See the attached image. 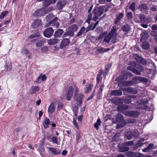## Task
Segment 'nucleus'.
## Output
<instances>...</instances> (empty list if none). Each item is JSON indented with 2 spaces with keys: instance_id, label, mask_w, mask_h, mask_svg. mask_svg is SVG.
Instances as JSON below:
<instances>
[{
  "instance_id": "nucleus-1",
  "label": "nucleus",
  "mask_w": 157,
  "mask_h": 157,
  "mask_svg": "<svg viewBox=\"0 0 157 157\" xmlns=\"http://www.w3.org/2000/svg\"><path fill=\"white\" fill-rule=\"evenodd\" d=\"M117 34L116 27L113 26L111 30L109 32L108 35L105 37L103 42L107 43H109L110 42L113 44L117 42L116 37Z\"/></svg>"
},
{
  "instance_id": "nucleus-2",
  "label": "nucleus",
  "mask_w": 157,
  "mask_h": 157,
  "mask_svg": "<svg viewBox=\"0 0 157 157\" xmlns=\"http://www.w3.org/2000/svg\"><path fill=\"white\" fill-rule=\"evenodd\" d=\"M78 29V26L75 24L71 25L69 26L68 30L65 32L63 35V37H66L68 36H72L74 35V33L76 32Z\"/></svg>"
},
{
  "instance_id": "nucleus-3",
  "label": "nucleus",
  "mask_w": 157,
  "mask_h": 157,
  "mask_svg": "<svg viewBox=\"0 0 157 157\" xmlns=\"http://www.w3.org/2000/svg\"><path fill=\"white\" fill-rule=\"evenodd\" d=\"M104 10L102 7L95 8L94 10V17L93 20L94 21H96L103 13Z\"/></svg>"
},
{
  "instance_id": "nucleus-4",
  "label": "nucleus",
  "mask_w": 157,
  "mask_h": 157,
  "mask_svg": "<svg viewBox=\"0 0 157 157\" xmlns=\"http://www.w3.org/2000/svg\"><path fill=\"white\" fill-rule=\"evenodd\" d=\"M75 92L74 93V99L76 101L77 105L81 106L82 103V98L83 95L81 94H78V87H75Z\"/></svg>"
},
{
  "instance_id": "nucleus-5",
  "label": "nucleus",
  "mask_w": 157,
  "mask_h": 157,
  "mask_svg": "<svg viewBox=\"0 0 157 157\" xmlns=\"http://www.w3.org/2000/svg\"><path fill=\"white\" fill-rule=\"evenodd\" d=\"M138 132L134 130L129 131L125 133V136L128 140L132 138H136L138 137Z\"/></svg>"
},
{
  "instance_id": "nucleus-6",
  "label": "nucleus",
  "mask_w": 157,
  "mask_h": 157,
  "mask_svg": "<svg viewBox=\"0 0 157 157\" xmlns=\"http://www.w3.org/2000/svg\"><path fill=\"white\" fill-rule=\"evenodd\" d=\"M123 114L126 116L135 117L139 115V113L136 111L127 110L124 112Z\"/></svg>"
},
{
  "instance_id": "nucleus-7",
  "label": "nucleus",
  "mask_w": 157,
  "mask_h": 157,
  "mask_svg": "<svg viewBox=\"0 0 157 157\" xmlns=\"http://www.w3.org/2000/svg\"><path fill=\"white\" fill-rule=\"evenodd\" d=\"M58 18L57 17H55L53 20L51 22H49L48 23L46 24V26L48 27L50 25H51L56 28H58L59 27V22L57 21Z\"/></svg>"
},
{
  "instance_id": "nucleus-8",
  "label": "nucleus",
  "mask_w": 157,
  "mask_h": 157,
  "mask_svg": "<svg viewBox=\"0 0 157 157\" xmlns=\"http://www.w3.org/2000/svg\"><path fill=\"white\" fill-rule=\"evenodd\" d=\"M54 31V30L52 28H48L46 29L44 31V36L47 38H49L52 36Z\"/></svg>"
},
{
  "instance_id": "nucleus-9",
  "label": "nucleus",
  "mask_w": 157,
  "mask_h": 157,
  "mask_svg": "<svg viewBox=\"0 0 157 157\" xmlns=\"http://www.w3.org/2000/svg\"><path fill=\"white\" fill-rule=\"evenodd\" d=\"M134 57L137 62L140 63L143 65L147 64V61L139 56L136 55L134 56Z\"/></svg>"
},
{
  "instance_id": "nucleus-10",
  "label": "nucleus",
  "mask_w": 157,
  "mask_h": 157,
  "mask_svg": "<svg viewBox=\"0 0 157 157\" xmlns=\"http://www.w3.org/2000/svg\"><path fill=\"white\" fill-rule=\"evenodd\" d=\"M55 111L54 103L52 102L48 107V112L49 114H51L54 113Z\"/></svg>"
},
{
  "instance_id": "nucleus-11",
  "label": "nucleus",
  "mask_w": 157,
  "mask_h": 157,
  "mask_svg": "<svg viewBox=\"0 0 157 157\" xmlns=\"http://www.w3.org/2000/svg\"><path fill=\"white\" fill-rule=\"evenodd\" d=\"M70 42L69 40L67 38L64 39L61 41L60 44V47L61 48L66 47L68 45Z\"/></svg>"
},
{
  "instance_id": "nucleus-12",
  "label": "nucleus",
  "mask_w": 157,
  "mask_h": 157,
  "mask_svg": "<svg viewBox=\"0 0 157 157\" xmlns=\"http://www.w3.org/2000/svg\"><path fill=\"white\" fill-rule=\"evenodd\" d=\"M60 41L58 38H55L53 39H50L48 41V44L50 45H54L56 44Z\"/></svg>"
},
{
  "instance_id": "nucleus-13",
  "label": "nucleus",
  "mask_w": 157,
  "mask_h": 157,
  "mask_svg": "<svg viewBox=\"0 0 157 157\" xmlns=\"http://www.w3.org/2000/svg\"><path fill=\"white\" fill-rule=\"evenodd\" d=\"M124 15V13L123 12L120 13L119 15H117L116 17V18L114 21V24L117 25L120 21V20L123 18Z\"/></svg>"
},
{
  "instance_id": "nucleus-14",
  "label": "nucleus",
  "mask_w": 157,
  "mask_h": 157,
  "mask_svg": "<svg viewBox=\"0 0 157 157\" xmlns=\"http://www.w3.org/2000/svg\"><path fill=\"white\" fill-rule=\"evenodd\" d=\"M110 50L109 48H105L100 47H98L96 48L97 52L100 53H102L108 52Z\"/></svg>"
},
{
  "instance_id": "nucleus-15",
  "label": "nucleus",
  "mask_w": 157,
  "mask_h": 157,
  "mask_svg": "<svg viewBox=\"0 0 157 157\" xmlns=\"http://www.w3.org/2000/svg\"><path fill=\"white\" fill-rule=\"evenodd\" d=\"M42 25V21L40 20H37L33 22L32 24L33 28H37Z\"/></svg>"
},
{
  "instance_id": "nucleus-16",
  "label": "nucleus",
  "mask_w": 157,
  "mask_h": 157,
  "mask_svg": "<svg viewBox=\"0 0 157 157\" xmlns=\"http://www.w3.org/2000/svg\"><path fill=\"white\" fill-rule=\"evenodd\" d=\"M125 90L127 91L129 94H136L137 93V91L136 88L131 87H128L125 89Z\"/></svg>"
},
{
  "instance_id": "nucleus-17",
  "label": "nucleus",
  "mask_w": 157,
  "mask_h": 157,
  "mask_svg": "<svg viewBox=\"0 0 157 157\" xmlns=\"http://www.w3.org/2000/svg\"><path fill=\"white\" fill-rule=\"evenodd\" d=\"M141 40L142 41L147 39L149 37L148 32L146 31H144L142 32L141 34Z\"/></svg>"
},
{
  "instance_id": "nucleus-18",
  "label": "nucleus",
  "mask_w": 157,
  "mask_h": 157,
  "mask_svg": "<svg viewBox=\"0 0 157 157\" xmlns=\"http://www.w3.org/2000/svg\"><path fill=\"white\" fill-rule=\"evenodd\" d=\"M48 148L54 155L59 154L60 153V151L58 149L50 147Z\"/></svg>"
},
{
  "instance_id": "nucleus-19",
  "label": "nucleus",
  "mask_w": 157,
  "mask_h": 157,
  "mask_svg": "<svg viewBox=\"0 0 157 157\" xmlns=\"http://www.w3.org/2000/svg\"><path fill=\"white\" fill-rule=\"evenodd\" d=\"M66 2L64 0H60L57 3V7L59 10L61 9L65 5Z\"/></svg>"
},
{
  "instance_id": "nucleus-20",
  "label": "nucleus",
  "mask_w": 157,
  "mask_h": 157,
  "mask_svg": "<svg viewBox=\"0 0 157 157\" xmlns=\"http://www.w3.org/2000/svg\"><path fill=\"white\" fill-rule=\"evenodd\" d=\"M63 31L62 29H59L57 31H56L54 35L55 38L59 37L63 33Z\"/></svg>"
},
{
  "instance_id": "nucleus-21",
  "label": "nucleus",
  "mask_w": 157,
  "mask_h": 157,
  "mask_svg": "<svg viewBox=\"0 0 157 157\" xmlns=\"http://www.w3.org/2000/svg\"><path fill=\"white\" fill-rule=\"evenodd\" d=\"M121 29L123 31L128 32L130 31L131 27L129 25L126 24L122 26Z\"/></svg>"
},
{
  "instance_id": "nucleus-22",
  "label": "nucleus",
  "mask_w": 157,
  "mask_h": 157,
  "mask_svg": "<svg viewBox=\"0 0 157 157\" xmlns=\"http://www.w3.org/2000/svg\"><path fill=\"white\" fill-rule=\"evenodd\" d=\"M127 70H130L132 71L133 73H134L136 75H141L140 72L139 71L136 69H135L133 68L132 67H128Z\"/></svg>"
},
{
  "instance_id": "nucleus-23",
  "label": "nucleus",
  "mask_w": 157,
  "mask_h": 157,
  "mask_svg": "<svg viewBox=\"0 0 157 157\" xmlns=\"http://www.w3.org/2000/svg\"><path fill=\"white\" fill-rule=\"evenodd\" d=\"M138 9H140L141 11H145L147 9V6L145 4H142L139 6Z\"/></svg>"
},
{
  "instance_id": "nucleus-24",
  "label": "nucleus",
  "mask_w": 157,
  "mask_h": 157,
  "mask_svg": "<svg viewBox=\"0 0 157 157\" xmlns=\"http://www.w3.org/2000/svg\"><path fill=\"white\" fill-rule=\"evenodd\" d=\"M75 87H78L76 85H74V86H70L67 93L73 95L74 91L75 90Z\"/></svg>"
},
{
  "instance_id": "nucleus-25",
  "label": "nucleus",
  "mask_w": 157,
  "mask_h": 157,
  "mask_svg": "<svg viewBox=\"0 0 157 157\" xmlns=\"http://www.w3.org/2000/svg\"><path fill=\"white\" fill-rule=\"evenodd\" d=\"M142 47L144 49H148L150 47V44L148 42L145 41L142 43Z\"/></svg>"
},
{
  "instance_id": "nucleus-26",
  "label": "nucleus",
  "mask_w": 157,
  "mask_h": 157,
  "mask_svg": "<svg viewBox=\"0 0 157 157\" xmlns=\"http://www.w3.org/2000/svg\"><path fill=\"white\" fill-rule=\"evenodd\" d=\"M40 90V88L38 86H32L31 89V94H33L38 92Z\"/></svg>"
},
{
  "instance_id": "nucleus-27",
  "label": "nucleus",
  "mask_w": 157,
  "mask_h": 157,
  "mask_svg": "<svg viewBox=\"0 0 157 157\" xmlns=\"http://www.w3.org/2000/svg\"><path fill=\"white\" fill-rule=\"evenodd\" d=\"M122 92L120 90H114L112 91L111 94L112 95L121 96L122 94Z\"/></svg>"
},
{
  "instance_id": "nucleus-28",
  "label": "nucleus",
  "mask_w": 157,
  "mask_h": 157,
  "mask_svg": "<svg viewBox=\"0 0 157 157\" xmlns=\"http://www.w3.org/2000/svg\"><path fill=\"white\" fill-rule=\"evenodd\" d=\"M93 87V85L92 84L89 83L86 86L85 92L86 93H88L92 89Z\"/></svg>"
},
{
  "instance_id": "nucleus-29",
  "label": "nucleus",
  "mask_w": 157,
  "mask_h": 157,
  "mask_svg": "<svg viewBox=\"0 0 157 157\" xmlns=\"http://www.w3.org/2000/svg\"><path fill=\"white\" fill-rule=\"evenodd\" d=\"M128 109V106L127 105L119 106L117 107L118 110L121 111Z\"/></svg>"
},
{
  "instance_id": "nucleus-30",
  "label": "nucleus",
  "mask_w": 157,
  "mask_h": 157,
  "mask_svg": "<svg viewBox=\"0 0 157 157\" xmlns=\"http://www.w3.org/2000/svg\"><path fill=\"white\" fill-rule=\"evenodd\" d=\"M85 28L84 27L82 26V27L79 31L77 33V34H76V36L79 37L81 36L83 32L85 31Z\"/></svg>"
},
{
  "instance_id": "nucleus-31",
  "label": "nucleus",
  "mask_w": 157,
  "mask_h": 157,
  "mask_svg": "<svg viewBox=\"0 0 157 157\" xmlns=\"http://www.w3.org/2000/svg\"><path fill=\"white\" fill-rule=\"evenodd\" d=\"M139 18L141 22L143 23H147V21L146 20L144 15L143 14H140L139 16Z\"/></svg>"
},
{
  "instance_id": "nucleus-32",
  "label": "nucleus",
  "mask_w": 157,
  "mask_h": 157,
  "mask_svg": "<svg viewBox=\"0 0 157 157\" xmlns=\"http://www.w3.org/2000/svg\"><path fill=\"white\" fill-rule=\"evenodd\" d=\"M101 121L100 119H98L96 122L94 124V127L98 130L99 128V126L101 125Z\"/></svg>"
},
{
  "instance_id": "nucleus-33",
  "label": "nucleus",
  "mask_w": 157,
  "mask_h": 157,
  "mask_svg": "<svg viewBox=\"0 0 157 157\" xmlns=\"http://www.w3.org/2000/svg\"><path fill=\"white\" fill-rule=\"evenodd\" d=\"M136 7V3L134 2H132V3L131 4L130 7H129V9L132 10L134 12L135 10V8Z\"/></svg>"
},
{
  "instance_id": "nucleus-34",
  "label": "nucleus",
  "mask_w": 157,
  "mask_h": 157,
  "mask_svg": "<svg viewBox=\"0 0 157 157\" xmlns=\"http://www.w3.org/2000/svg\"><path fill=\"white\" fill-rule=\"evenodd\" d=\"M43 3L44 5L46 7L48 6L51 4H52V0H46Z\"/></svg>"
},
{
  "instance_id": "nucleus-35",
  "label": "nucleus",
  "mask_w": 157,
  "mask_h": 157,
  "mask_svg": "<svg viewBox=\"0 0 157 157\" xmlns=\"http://www.w3.org/2000/svg\"><path fill=\"white\" fill-rule=\"evenodd\" d=\"M44 42L43 40H38L36 44V45L37 47H40L42 46Z\"/></svg>"
},
{
  "instance_id": "nucleus-36",
  "label": "nucleus",
  "mask_w": 157,
  "mask_h": 157,
  "mask_svg": "<svg viewBox=\"0 0 157 157\" xmlns=\"http://www.w3.org/2000/svg\"><path fill=\"white\" fill-rule=\"evenodd\" d=\"M8 13V12L7 11L2 12L0 14V19H3L6 16Z\"/></svg>"
},
{
  "instance_id": "nucleus-37",
  "label": "nucleus",
  "mask_w": 157,
  "mask_h": 157,
  "mask_svg": "<svg viewBox=\"0 0 157 157\" xmlns=\"http://www.w3.org/2000/svg\"><path fill=\"white\" fill-rule=\"evenodd\" d=\"M104 87V84L101 85L100 86L98 92V95L99 96H101L102 91Z\"/></svg>"
},
{
  "instance_id": "nucleus-38",
  "label": "nucleus",
  "mask_w": 157,
  "mask_h": 157,
  "mask_svg": "<svg viewBox=\"0 0 157 157\" xmlns=\"http://www.w3.org/2000/svg\"><path fill=\"white\" fill-rule=\"evenodd\" d=\"M133 157H144L143 154L139 153H132Z\"/></svg>"
},
{
  "instance_id": "nucleus-39",
  "label": "nucleus",
  "mask_w": 157,
  "mask_h": 157,
  "mask_svg": "<svg viewBox=\"0 0 157 157\" xmlns=\"http://www.w3.org/2000/svg\"><path fill=\"white\" fill-rule=\"evenodd\" d=\"M72 106L73 108L74 112L75 113V115L76 116H77L76 113H77L78 109V106H77L76 105H73V104H72Z\"/></svg>"
},
{
  "instance_id": "nucleus-40",
  "label": "nucleus",
  "mask_w": 157,
  "mask_h": 157,
  "mask_svg": "<svg viewBox=\"0 0 157 157\" xmlns=\"http://www.w3.org/2000/svg\"><path fill=\"white\" fill-rule=\"evenodd\" d=\"M136 79L137 81H140L141 82L146 81L147 80L146 78L141 77H136Z\"/></svg>"
},
{
  "instance_id": "nucleus-41",
  "label": "nucleus",
  "mask_w": 157,
  "mask_h": 157,
  "mask_svg": "<svg viewBox=\"0 0 157 157\" xmlns=\"http://www.w3.org/2000/svg\"><path fill=\"white\" fill-rule=\"evenodd\" d=\"M52 141L53 144L55 143L58 144V140L56 136H53L52 138Z\"/></svg>"
},
{
  "instance_id": "nucleus-42",
  "label": "nucleus",
  "mask_w": 157,
  "mask_h": 157,
  "mask_svg": "<svg viewBox=\"0 0 157 157\" xmlns=\"http://www.w3.org/2000/svg\"><path fill=\"white\" fill-rule=\"evenodd\" d=\"M63 104L61 102L58 103V106L57 108V110H59L63 109Z\"/></svg>"
},
{
  "instance_id": "nucleus-43",
  "label": "nucleus",
  "mask_w": 157,
  "mask_h": 157,
  "mask_svg": "<svg viewBox=\"0 0 157 157\" xmlns=\"http://www.w3.org/2000/svg\"><path fill=\"white\" fill-rule=\"evenodd\" d=\"M40 36V33L38 32H36V33L34 34L31 35L30 36H29V38H35L36 37H38Z\"/></svg>"
},
{
  "instance_id": "nucleus-44",
  "label": "nucleus",
  "mask_w": 157,
  "mask_h": 157,
  "mask_svg": "<svg viewBox=\"0 0 157 157\" xmlns=\"http://www.w3.org/2000/svg\"><path fill=\"white\" fill-rule=\"evenodd\" d=\"M92 15L91 14H89L88 17L86 21V22L88 23L89 24L90 23V21L92 20Z\"/></svg>"
},
{
  "instance_id": "nucleus-45",
  "label": "nucleus",
  "mask_w": 157,
  "mask_h": 157,
  "mask_svg": "<svg viewBox=\"0 0 157 157\" xmlns=\"http://www.w3.org/2000/svg\"><path fill=\"white\" fill-rule=\"evenodd\" d=\"M101 75L102 73H100L98 75H97V80L98 83H99V81H100L102 79V77L101 76Z\"/></svg>"
},
{
  "instance_id": "nucleus-46",
  "label": "nucleus",
  "mask_w": 157,
  "mask_h": 157,
  "mask_svg": "<svg viewBox=\"0 0 157 157\" xmlns=\"http://www.w3.org/2000/svg\"><path fill=\"white\" fill-rule=\"evenodd\" d=\"M50 121L49 119L47 117L45 118L44 121V124L46 125H48L50 124Z\"/></svg>"
},
{
  "instance_id": "nucleus-47",
  "label": "nucleus",
  "mask_w": 157,
  "mask_h": 157,
  "mask_svg": "<svg viewBox=\"0 0 157 157\" xmlns=\"http://www.w3.org/2000/svg\"><path fill=\"white\" fill-rule=\"evenodd\" d=\"M131 99L130 98H126L124 99V102L126 104H129L131 103Z\"/></svg>"
},
{
  "instance_id": "nucleus-48",
  "label": "nucleus",
  "mask_w": 157,
  "mask_h": 157,
  "mask_svg": "<svg viewBox=\"0 0 157 157\" xmlns=\"http://www.w3.org/2000/svg\"><path fill=\"white\" fill-rule=\"evenodd\" d=\"M127 16L129 19H131L133 17L132 13L131 12H128L127 13Z\"/></svg>"
},
{
  "instance_id": "nucleus-49",
  "label": "nucleus",
  "mask_w": 157,
  "mask_h": 157,
  "mask_svg": "<svg viewBox=\"0 0 157 157\" xmlns=\"http://www.w3.org/2000/svg\"><path fill=\"white\" fill-rule=\"evenodd\" d=\"M67 93L66 99L68 101H70L71 100L73 95Z\"/></svg>"
},
{
  "instance_id": "nucleus-50",
  "label": "nucleus",
  "mask_w": 157,
  "mask_h": 157,
  "mask_svg": "<svg viewBox=\"0 0 157 157\" xmlns=\"http://www.w3.org/2000/svg\"><path fill=\"white\" fill-rule=\"evenodd\" d=\"M133 82L132 81H129L125 82L124 85L126 86H131L133 84Z\"/></svg>"
},
{
  "instance_id": "nucleus-51",
  "label": "nucleus",
  "mask_w": 157,
  "mask_h": 157,
  "mask_svg": "<svg viewBox=\"0 0 157 157\" xmlns=\"http://www.w3.org/2000/svg\"><path fill=\"white\" fill-rule=\"evenodd\" d=\"M136 120L134 119L130 118L127 119V121L128 123H132L135 122Z\"/></svg>"
},
{
  "instance_id": "nucleus-52",
  "label": "nucleus",
  "mask_w": 157,
  "mask_h": 157,
  "mask_svg": "<svg viewBox=\"0 0 157 157\" xmlns=\"http://www.w3.org/2000/svg\"><path fill=\"white\" fill-rule=\"evenodd\" d=\"M40 150L42 152H44V148L43 145H40L39 146Z\"/></svg>"
},
{
  "instance_id": "nucleus-53",
  "label": "nucleus",
  "mask_w": 157,
  "mask_h": 157,
  "mask_svg": "<svg viewBox=\"0 0 157 157\" xmlns=\"http://www.w3.org/2000/svg\"><path fill=\"white\" fill-rule=\"evenodd\" d=\"M107 34V32L106 31H105L101 33L99 36L100 38H102L103 37V36Z\"/></svg>"
},
{
  "instance_id": "nucleus-54",
  "label": "nucleus",
  "mask_w": 157,
  "mask_h": 157,
  "mask_svg": "<svg viewBox=\"0 0 157 157\" xmlns=\"http://www.w3.org/2000/svg\"><path fill=\"white\" fill-rule=\"evenodd\" d=\"M28 53H29L28 51L26 49H23L21 51V54L23 55L27 54Z\"/></svg>"
},
{
  "instance_id": "nucleus-55",
  "label": "nucleus",
  "mask_w": 157,
  "mask_h": 157,
  "mask_svg": "<svg viewBox=\"0 0 157 157\" xmlns=\"http://www.w3.org/2000/svg\"><path fill=\"white\" fill-rule=\"evenodd\" d=\"M137 68L138 69L139 71L140 72L143 71L144 69L143 67L141 65H138V67Z\"/></svg>"
},
{
  "instance_id": "nucleus-56",
  "label": "nucleus",
  "mask_w": 157,
  "mask_h": 157,
  "mask_svg": "<svg viewBox=\"0 0 157 157\" xmlns=\"http://www.w3.org/2000/svg\"><path fill=\"white\" fill-rule=\"evenodd\" d=\"M41 75H40L37 78V79H36V80L35 81V82L36 83H40L41 82V80H40V78H41Z\"/></svg>"
},
{
  "instance_id": "nucleus-57",
  "label": "nucleus",
  "mask_w": 157,
  "mask_h": 157,
  "mask_svg": "<svg viewBox=\"0 0 157 157\" xmlns=\"http://www.w3.org/2000/svg\"><path fill=\"white\" fill-rule=\"evenodd\" d=\"M41 78L42 81H44L46 80L47 77L44 74L42 75H41Z\"/></svg>"
},
{
  "instance_id": "nucleus-58",
  "label": "nucleus",
  "mask_w": 157,
  "mask_h": 157,
  "mask_svg": "<svg viewBox=\"0 0 157 157\" xmlns=\"http://www.w3.org/2000/svg\"><path fill=\"white\" fill-rule=\"evenodd\" d=\"M126 145L128 146L132 145L134 144V142L132 141H128L126 142Z\"/></svg>"
},
{
  "instance_id": "nucleus-59",
  "label": "nucleus",
  "mask_w": 157,
  "mask_h": 157,
  "mask_svg": "<svg viewBox=\"0 0 157 157\" xmlns=\"http://www.w3.org/2000/svg\"><path fill=\"white\" fill-rule=\"evenodd\" d=\"M73 124L75 126V127H76L77 128H78V124L76 123L75 118H73Z\"/></svg>"
},
{
  "instance_id": "nucleus-60",
  "label": "nucleus",
  "mask_w": 157,
  "mask_h": 157,
  "mask_svg": "<svg viewBox=\"0 0 157 157\" xmlns=\"http://www.w3.org/2000/svg\"><path fill=\"white\" fill-rule=\"evenodd\" d=\"M91 25L88 26L86 29V33H87L90 31V30H91Z\"/></svg>"
},
{
  "instance_id": "nucleus-61",
  "label": "nucleus",
  "mask_w": 157,
  "mask_h": 157,
  "mask_svg": "<svg viewBox=\"0 0 157 157\" xmlns=\"http://www.w3.org/2000/svg\"><path fill=\"white\" fill-rule=\"evenodd\" d=\"M151 11H155L157 10V8L156 6H153L151 7Z\"/></svg>"
},
{
  "instance_id": "nucleus-62",
  "label": "nucleus",
  "mask_w": 157,
  "mask_h": 157,
  "mask_svg": "<svg viewBox=\"0 0 157 157\" xmlns=\"http://www.w3.org/2000/svg\"><path fill=\"white\" fill-rule=\"evenodd\" d=\"M151 34L153 36H157V31L155 33L154 31L151 32Z\"/></svg>"
},
{
  "instance_id": "nucleus-63",
  "label": "nucleus",
  "mask_w": 157,
  "mask_h": 157,
  "mask_svg": "<svg viewBox=\"0 0 157 157\" xmlns=\"http://www.w3.org/2000/svg\"><path fill=\"white\" fill-rule=\"evenodd\" d=\"M154 146V145L153 144H149L148 146L147 147V148L149 150L150 149L152 148L153 146Z\"/></svg>"
},
{
  "instance_id": "nucleus-64",
  "label": "nucleus",
  "mask_w": 157,
  "mask_h": 157,
  "mask_svg": "<svg viewBox=\"0 0 157 157\" xmlns=\"http://www.w3.org/2000/svg\"><path fill=\"white\" fill-rule=\"evenodd\" d=\"M99 23V21H97L95 23L94 25L93 26V28L91 30H93L97 26Z\"/></svg>"
}]
</instances>
